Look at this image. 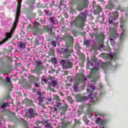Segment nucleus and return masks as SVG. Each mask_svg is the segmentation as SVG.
<instances>
[{
  "label": "nucleus",
  "instance_id": "1",
  "mask_svg": "<svg viewBox=\"0 0 128 128\" xmlns=\"http://www.w3.org/2000/svg\"><path fill=\"white\" fill-rule=\"evenodd\" d=\"M61 40L66 42V48L62 49V54H63L64 58H68L70 56H72V54H74V37L65 34L64 36L61 37Z\"/></svg>",
  "mask_w": 128,
  "mask_h": 128
},
{
  "label": "nucleus",
  "instance_id": "2",
  "mask_svg": "<svg viewBox=\"0 0 128 128\" xmlns=\"http://www.w3.org/2000/svg\"><path fill=\"white\" fill-rule=\"evenodd\" d=\"M90 66H94V64L92 62H89L87 64L86 68L88 70H90L91 71L88 76V78L91 80L92 82H97L98 80L100 78V74H98V67H94L93 68H90Z\"/></svg>",
  "mask_w": 128,
  "mask_h": 128
},
{
  "label": "nucleus",
  "instance_id": "3",
  "mask_svg": "<svg viewBox=\"0 0 128 128\" xmlns=\"http://www.w3.org/2000/svg\"><path fill=\"white\" fill-rule=\"evenodd\" d=\"M86 14L80 13L76 18L74 22H72L71 26H75L76 28H84L86 24Z\"/></svg>",
  "mask_w": 128,
  "mask_h": 128
},
{
  "label": "nucleus",
  "instance_id": "4",
  "mask_svg": "<svg viewBox=\"0 0 128 128\" xmlns=\"http://www.w3.org/2000/svg\"><path fill=\"white\" fill-rule=\"evenodd\" d=\"M82 2L78 3L76 6V10L78 12H82L84 8H87L90 2L88 0H80Z\"/></svg>",
  "mask_w": 128,
  "mask_h": 128
},
{
  "label": "nucleus",
  "instance_id": "5",
  "mask_svg": "<svg viewBox=\"0 0 128 128\" xmlns=\"http://www.w3.org/2000/svg\"><path fill=\"white\" fill-rule=\"evenodd\" d=\"M40 26V24L38 22H34V26L28 24L27 28V30L29 32H40V28L39 27Z\"/></svg>",
  "mask_w": 128,
  "mask_h": 128
},
{
  "label": "nucleus",
  "instance_id": "6",
  "mask_svg": "<svg viewBox=\"0 0 128 128\" xmlns=\"http://www.w3.org/2000/svg\"><path fill=\"white\" fill-rule=\"evenodd\" d=\"M28 78H29V82L30 84H34L36 88H40V84L36 83L38 82H40V77H36L34 75H30L28 76Z\"/></svg>",
  "mask_w": 128,
  "mask_h": 128
},
{
  "label": "nucleus",
  "instance_id": "7",
  "mask_svg": "<svg viewBox=\"0 0 128 128\" xmlns=\"http://www.w3.org/2000/svg\"><path fill=\"white\" fill-rule=\"evenodd\" d=\"M58 80H51V82H49V84L48 86V90H50L51 92H56V90H54V88H52V86L53 88H56V86H58Z\"/></svg>",
  "mask_w": 128,
  "mask_h": 128
},
{
  "label": "nucleus",
  "instance_id": "8",
  "mask_svg": "<svg viewBox=\"0 0 128 128\" xmlns=\"http://www.w3.org/2000/svg\"><path fill=\"white\" fill-rule=\"evenodd\" d=\"M36 68L34 69L35 72H38V74H40V72L44 69V66H42V62H40V60H37L35 62Z\"/></svg>",
  "mask_w": 128,
  "mask_h": 128
},
{
  "label": "nucleus",
  "instance_id": "9",
  "mask_svg": "<svg viewBox=\"0 0 128 128\" xmlns=\"http://www.w3.org/2000/svg\"><path fill=\"white\" fill-rule=\"evenodd\" d=\"M60 64H62V68H64L70 70L72 68V62L64 59H62L60 60Z\"/></svg>",
  "mask_w": 128,
  "mask_h": 128
},
{
  "label": "nucleus",
  "instance_id": "10",
  "mask_svg": "<svg viewBox=\"0 0 128 128\" xmlns=\"http://www.w3.org/2000/svg\"><path fill=\"white\" fill-rule=\"evenodd\" d=\"M86 78L84 77V76L82 75V76L78 78V82H76L74 84L73 88L74 90H78L79 82H82L86 84Z\"/></svg>",
  "mask_w": 128,
  "mask_h": 128
},
{
  "label": "nucleus",
  "instance_id": "11",
  "mask_svg": "<svg viewBox=\"0 0 128 128\" xmlns=\"http://www.w3.org/2000/svg\"><path fill=\"white\" fill-rule=\"evenodd\" d=\"M118 58V52H115L112 54H106L104 55V60H116Z\"/></svg>",
  "mask_w": 128,
  "mask_h": 128
},
{
  "label": "nucleus",
  "instance_id": "12",
  "mask_svg": "<svg viewBox=\"0 0 128 128\" xmlns=\"http://www.w3.org/2000/svg\"><path fill=\"white\" fill-rule=\"evenodd\" d=\"M75 98L76 99V102H86L88 100V96H82L80 94L76 95Z\"/></svg>",
  "mask_w": 128,
  "mask_h": 128
},
{
  "label": "nucleus",
  "instance_id": "13",
  "mask_svg": "<svg viewBox=\"0 0 128 128\" xmlns=\"http://www.w3.org/2000/svg\"><path fill=\"white\" fill-rule=\"evenodd\" d=\"M20 18V14H16L15 20L14 22V24L12 26V28H11L10 32H14L16 28V26L18 24V20Z\"/></svg>",
  "mask_w": 128,
  "mask_h": 128
},
{
  "label": "nucleus",
  "instance_id": "14",
  "mask_svg": "<svg viewBox=\"0 0 128 128\" xmlns=\"http://www.w3.org/2000/svg\"><path fill=\"white\" fill-rule=\"evenodd\" d=\"M118 36V32L111 33L109 38L110 40V44L111 46H114V40H116V38Z\"/></svg>",
  "mask_w": 128,
  "mask_h": 128
},
{
  "label": "nucleus",
  "instance_id": "15",
  "mask_svg": "<svg viewBox=\"0 0 128 128\" xmlns=\"http://www.w3.org/2000/svg\"><path fill=\"white\" fill-rule=\"evenodd\" d=\"M28 116L30 118H34L36 116H38V113L36 112L34 109L32 108H29L28 110Z\"/></svg>",
  "mask_w": 128,
  "mask_h": 128
},
{
  "label": "nucleus",
  "instance_id": "16",
  "mask_svg": "<svg viewBox=\"0 0 128 128\" xmlns=\"http://www.w3.org/2000/svg\"><path fill=\"white\" fill-rule=\"evenodd\" d=\"M43 30L48 32H52L53 30H54V27L50 24L48 26H44L42 28Z\"/></svg>",
  "mask_w": 128,
  "mask_h": 128
},
{
  "label": "nucleus",
  "instance_id": "17",
  "mask_svg": "<svg viewBox=\"0 0 128 128\" xmlns=\"http://www.w3.org/2000/svg\"><path fill=\"white\" fill-rule=\"evenodd\" d=\"M126 22L124 20V18H122L120 19V28H122V30L123 31V32H128V28H126Z\"/></svg>",
  "mask_w": 128,
  "mask_h": 128
},
{
  "label": "nucleus",
  "instance_id": "18",
  "mask_svg": "<svg viewBox=\"0 0 128 128\" xmlns=\"http://www.w3.org/2000/svg\"><path fill=\"white\" fill-rule=\"evenodd\" d=\"M90 36L92 38L94 36L96 40H104V33H102L101 34H90Z\"/></svg>",
  "mask_w": 128,
  "mask_h": 128
},
{
  "label": "nucleus",
  "instance_id": "19",
  "mask_svg": "<svg viewBox=\"0 0 128 128\" xmlns=\"http://www.w3.org/2000/svg\"><path fill=\"white\" fill-rule=\"evenodd\" d=\"M115 20H116V18H114L110 16L108 19V22L109 24H112L114 26L116 27L118 24V22H114Z\"/></svg>",
  "mask_w": 128,
  "mask_h": 128
},
{
  "label": "nucleus",
  "instance_id": "20",
  "mask_svg": "<svg viewBox=\"0 0 128 128\" xmlns=\"http://www.w3.org/2000/svg\"><path fill=\"white\" fill-rule=\"evenodd\" d=\"M54 100H56L55 104H54V105L56 106H60V96H58V95H54Z\"/></svg>",
  "mask_w": 128,
  "mask_h": 128
},
{
  "label": "nucleus",
  "instance_id": "21",
  "mask_svg": "<svg viewBox=\"0 0 128 128\" xmlns=\"http://www.w3.org/2000/svg\"><path fill=\"white\" fill-rule=\"evenodd\" d=\"M68 106L66 104H64V106H62L60 108V110L62 111L60 112V114L62 116L66 114V112L68 110Z\"/></svg>",
  "mask_w": 128,
  "mask_h": 128
},
{
  "label": "nucleus",
  "instance_id": "22",
  "mask_svg": "<svg viewBox=\"0 0 128 128\" xmlns=\"http://www.w3.org/2000/svg\"><path fill=\"white\" fill-rule=\"evenodd\" d=\"M12 32H6V38H4L3 40H2V42H0V46H2V44H4L5 42H6V40H8L9 38H12Z\"/></svg>",
  "mask_w": 128,
  "mask_h": 128
},
{
  "label": "nucleus",
  "instance_id": "23",
  "mask_svg": "<svg viewBox=\"0 0 128 128\" xmlns=\"http://www.w3.org/2000/svg\"><path fill=\"white\" fill-rule=\"evenodd\" d=\"M48 20L50 24H58V20L56 18V17L50 16Z\"/></svg>",
  "mask_w": 128,
  "mask_h": 128
},
{
  "label": "nucleus",
  "instance_id": "24",
  "mask_svg": "<svg viewBox=\"0 0 128 128\" xmlns=\"http://www.w3.org/2000/svg\"><path fill=\"white\" fill-rule=\"evenodd\" d=\"M96 9L94 10V14H99L102 12V8L100 7V6H96Z\"/></svg>",
  "mask_w": 128,
  "mask_h": 128
},
{
  "label": "nucleus",
  "instance_id": "25",
  "mask_svg": "<svg viewBox=\"0 0 128 128\" xmlns=\"http://www.w3.org/2000/svg\"><path fill=\"white\" fill-rule=\"evenodd\" d=\"M114 4L109 2L108 4L106 5V10H112V8H114Z\"/></svg>",
  "mask_w": 128,
  "mask_h": 128
},
{
  "label": "nucleus",
  "instance_id": "26",
  "mask_svg": "<svg viewBox=\"0 0 128 128\" xmlns=\"http://www.w3.org/2000/svg\"><path fill=\"white\" fill-rule=\"evenodd\" d=\"M26 42H19L18 46L20 48L24 50V48H26Z\"/></svg>",
  "mask_w": 128,
  "mask_h": 128
},
{
  "label": "nucleus",
  "instance_id": "27",
  "mask_svg": "<svg viewBox=\"0 0 128 128\" xmlns=\"http://www.w3.org/2000/svg\"><path fill=\"white\" fill-rule=\"evenodd\" d=\"M88 86L89 87V88L87 89V92H92L93 90H94V84H89Z\"/></svg>",
  "mask_w": 128,
  "mask_h": 128
},
{
  "label": "nucleus",
  "instance_id": "28",
  "mask_svg": "<svg viewBox=\"0 0 128 128\" xmlns=\"http://www.w3.org/2000/svg\"><path fill=\"white\" fill-rule=\"evenodd\" d=\"M92 61L94 62L96 66H100L98 64V58L96 57H92Z\"/></svg>",
  "mask_w": 128,
  "mask_h": 128
},
{
  "label": "nucleus",
  "instance_id": "29",
  "mask_svg": "<svg viewBox=\"0 0 128 128\" xmlns=\"http://www.w3.org/2000/svg\"><path fill=\"white\" fill-rule=\"evenodd\" d=\"M23 88H26V90L30 88H32V84H30V83L26 82L23 85Z\"/></svg>",
  "mask_w": 128,
  "mask_h": 128
},
{
  "label": "nucleus",
  "instance_id": "30",
  "mask_svg": "<svg viewBox=\"0 0 128 128\" xmlns=\"http://www.w3.org/2000/svg\"><path fill=\"white\" fill-rule=\"evenodd\" d=\"M21 8H22V4H18L16 14H20Z\"/></svg>",
  "mask_w": 128,
  "mask_h": 128
},
{
  "label": "nucleus",
  "instance_id": "31",
  "mask_svg": "<svg viewBox=\"0 0 128 128\" xmlns=\"http://www.w3.org/2000/svg\"><path fill=\"white\" fill-rule=\"evenodd\" d=\"M72 124V122H68L66 123H64L62 124V128H68V126H70Z\"/></svg>",
  "mask_w": 128,
  "mask_h": 128
},
{
  "label": "nucleus",
  "instance_id": "32",
  "mask_svg": "<svg viewBox=\"0 0 128 128\" xmlns=\"http://www.w3.org/2000/svg\"><path fill=\"white\" fill-rule=\"evenodd\" d=\"M44 11L46 16H52V12L48 14L50 12V10H44Z\"/></svg>",
  "mask_w": 128,
  "mask_h": 128
},
{
  "label": "nucleus",
  "instance_id": "33",
  "mask_svg": "<svg viewBox=\"0 0 128 128\" xmlns=\"http://www.w3.org/2000/svg\"><path fill=\"white\" fill-rule=\"evenodd\" d=\"M96 94H94L92 92L90 93V95H88L87 98H88H88H96Z\"/></svg>",
  "mask_w": 128,
  "mask_h": 128
},
{
  "label": "nucleus",
  "instance_id": "34",
  "mask_svg": "<svg viewBox=\"0 0 128 128\" xmlns=\"http://www.w3.org/2000/svg\"><path fill=\"white\" fill-rule=\"evenodd\" d=\"M105 18L104 16H100L98 18V22H100V24H102V22H104V20Z\"/></svg>",
  "mask_w": 128,
  "mask_h": 128
},
{
  "label": "nucleus",
  "instance_id": "35",
  "mask_svg": "<svg viewBox=\"0 0 128 128\" xmlns=\"http://www.w3.org/2000/svg\"><path fill=\"white\" fill-rule=\"evenodd\" d=\"M104 48V45L100 46L98 48H93V50H94V52H98V50H102Z\"/></svg>",
  "mask_w": 128,
  "mask_h": 128
},
{
  "label": "nucleus",
  "instance_id": "36",
  "mask_svg": "<svg viewBox=\"0 0 128 128\" xmlns=\"http://www.w3.org/2000/svg\"><path fill=\"white\" fill-rule=\"evenodd\" d=\"M84 46H86L87 48H88L89 46H90V41L88 40H84Z\"/></svg>",
  "mask_w": 128,
  "mask_h": 128
},
{
  "label": "nucleus",
  "instance_id": "37",
  "mask_svg": "<svg viewBox=\"0 0 128 128\" xmlns=\"http://www.w3.org/2000/svg\"><path fill=\"white\" fill-rule=\"evenodd\" d=\"M112 14L115 17L114 18H116V20H118V11H115L113 12Z\"/></svg>",
  "mask_w": 128,
  "mask_h": 128
},
{
  "label": "nucleus",
  "instance_id": "38",
  "mask_svg": "<svg viewBox=\"0 0 128 128\" xmlns=\"http://www.w3.org/2000/svg\"><path fill=\"white\" fill-rule=\"evenodd\" d=\"M108 122H110L109 120H103L102 121L101 126H104L107 124H108Z\"/></svg>",
  "mask_w": 128,
  "mask_h": 128
},
{
  "label": "nucleus",
  "instance_id": "39",
  "mask_svg": "<svg viewBox=\"0 0 128 128\" xmlns=\"http://www.w3.org/2000/svg\"><path fill=\"white\" fill-rule=\"evenodd\" d=\"M99 100L98 98H96V100H90V104L92 105V104H96V102H98Z\"/></svg>",
  "mask_w": 128,
  "mask_h": 128
},
{
  "label": "nucleus",
  "instance_id": "40",
  "mask_svg": "<svg viewBox=\"0 0 128 128\" xmlns=\"http://www.w3.org/2000/svg\"><path fill=\"white\" fill-rule=\"evenodd\" d=\"M70 14H74V12H76V10L74 8V6H70Z\"/></svg>",
  "mask_w": 128,
  "mask_h": 128
},
{
  "label": "nucleus",
  "instance_id": "41",
  "mask_svg": "<svg viewBox=\"0 0 128 128\" xmlns=\"http://www.w3.org/2000/svg\"><path fill=\"white\" fill-rule=\"evenodd\" d=\"M24 102H26L27 104H32L33 102L32 101L30 100L28 98H26L24 100Z\"/></svg>",
  "mask_w": 128,
  "mask_h": 128
},
{
  "label": "nucleus",
  "instance_id": "42",
  "mask_svg": "<svg viewBox=\"0 0 128 128\" xmlns=\"http://www.w3.org/2000/svg\"><path fill=\"white\" fill-rule=\"evenodd\" d=\"M14 50V47H12V46H9V49L6 50V52H12Z\"/></svg>",
  "mask_w": 128,
  "mask_h": 128
},
{
  "label": "nucleus",
  "instance_id": "43",
  "mask_svg": "<svg viewBox=\"0 0 128 128\" xmlns=\"http://www.w3.org/2000/svg\"><path fill=\"white\" fill-rule=\"evenodd\" d=\"M106 94V90H104L100 89V96H104Z\"/></svg>",
  "mask_w": 128,
  "mask_h": 128
},
{
  "label": "nucleus",
  "instance_id": "44",
  "mask_svg": "<svg viewBox=\"0 0 128 128\" xmlns=\"http://www.w3.org/2000/svg\"><path fill=\"white\" fill-rule=\"evenodd\" d=\"M124 33H122L121 36L120 37V42H122L124 39Z\"/></svg>",
  "mask_w": 128,
  "mask_h": 128
},
{
  "label": "nucleus",
  "instance_id": "45",
  "mask_svg": "<svg viewBox=\"0 0 128 128\" xmlns=\"http://www.w3.org/2000/svg\"><path fill=\"white\" fill-rule=\"evenodd\" d=\"M68 28H66V26H62V32H68Z\"/></svg>",
  "mask_w": 128,
  "mask_h": 128
},
{
  "label": "nucleus",
  "instance_id": "46",
  "mask_svg": "<svg viewBox=\"0 0 128 128\" xmlns=\"http://www.w3.org/2000/svg\"><path fill=\"white\" fill-rule=\"evenodd\" d=\"M38 12L40 16H44V12H42V11L41 10H38Z\"/></svg>",
  "mask_w": 128,
  "mask_h": 128
},
{
  "label": "nucleus",
  "instance_id": "47",
  "mask_svg": "<svg viewBox=\"0 0 128 128\" xmlns=\"http://www.w3.org/2000/svg\"><path fill=\"white\" fill-rule=\"evenodd\" d=\"M38 100H40L38 104H42V103L44 102V99L42 97H38Z\"/></svg>",
  "mask_w": 128,
  "mask_h": 128
},
{
  "label": "nucleus",
  "instance_id": "48",
  "mask_svg": "<svg viewBox=\"0 0 128 128\" xmlns=\"http://www.w3.org/2000/svg\"><path fill=\"white\" fill-rule=\"evenodd\" d=\"M109 30L110 32H116V30L114 28H110Z\"/></svg>",
  "mask_w": 128,
  "mask_h": 128
},
{
  "label": "nucleus",
  "instance_id": "49",
  "mask_svg": "<svg viewBox=\"0 0 128 128\" xmlns=\"http://www.w3.org/2000/svg\"><path fill=\"white\" fill-rule=\"evenodd\" d=\"M96 124H98L102 125V121H100V118H98L96 122Z\"/></svg>",
  "mask_w": 128,
  "mask_h": 128
},
{
  "label": "nucleus",
  "instance_id": "50",
  "mask_svg": "<svg viewBox=\"0 0 128 128\" xmlns=\"http://www.w3.org/2000/svg\"><path fill=\"white\" fill-rule=\"evenodd\" d=\"M34 44L36 46H38V44H40V41L36 39L34 42Z\"/></svg>",
  "mask_w": 128,
  "mask_h": 128
},
{
  "label": "nucleus",
  "instance_id": "51",
  "mask_svg": "<svg viewBox=\"0 0 128 128\" xmlns=\"http://www.w3.org/2000/svg\"><path fill=\"white\" fill-rule=\"evenodd\" d=\"M98 115L100 116H102V118H104V116H106V114L104 113H98Z\"/></svg>",
  "mask_w": 128,
  "mask_h": 128
},
{
  "label": "nucleus",
  "instance_id": "52",
  "mask_svg": "<svg viewBox=\"0 0 128 128\" xmlns=\"http://www.w3.org/2000/svg\"><path fill=\"white\" fill-rule=\"evenodd\" d=\"M75 124H80V120L75 119L74 120Z\"/></svg>",
  "mask_w": 128,
  "mask_h": 128
},
{
  "label": "nucleus",
  "instance_id": "53",
  "mask_svg": "<svg viewBox=\"0 0 128 128\" xmlns=\"http://www.w3.org/2000/svg\"><path fill=\"white\" fill-rule=\"evenodd\" d=\"M6 82H8L10 86H12V82L10 81V78L8 77L6 80Z\"/></svg>",
  "mask_w": 128,
  "mask_h": 128
},
{
  "label": "nucleus",
  "instance_id": "54",
  "mask_svg": "<svg viewBox=\"0 0 128 128\" xmlns=\"http://www.w3.org/2000/svg\"><path fill=\"white\" fill-rule=\"evenodd\" d=\"M104 50H106V52H110V50H112V49H110V46H107L105 48Z\"/></svg>",
  "mask_w": 128,
  "mask_h": 128
},
{
  "label": "nucleus",
  "instance_id": "55",
  "mask_svg": "<svg viewBox=\"0 0 128 128\" xmlns=\"http://www.w3.org/2000/svg\"><path fill=\"white\" fill-rule=\"evenodd\" d=\"M63 14L66 18H68V12H64Z\"/></svg>",
  "mask_w": 128,
  "mask_h": 128
},
{
  "label": "nucleus",
  "instance_id": "56",
  "mask_svg": "<svg viewBox=\"0 0 128 128\" xmlns=\"http://www.w3.org/2000/svg\"><path fill=\"white\" fill-rule=\"evenodd\" d=\"M105 64L108 66H112V62H106Z\"/></svg>",
  "mask_w": 128,
  "mask_h": 128
},
{
  "label": "nucleus",
  "instance_id": "57",
  "mask_svg": "<svg viewBox=\"0 0 128 128\" xmlns=\"http://www.w3.org/2000/svg\"><path fill=\"white\" fill-rule=\"evenodd\" d=\"M51 44H52V45L54 46V48H56V42L55 41H52L51 42Z\"/></svg>",
  "mask_w": 128,
  "mask_h": 128
},
{
  "label": "nucleus",
  "instance_id": "58",
  "mask_svg": "<svg viewBox=\"0 0 128 128\" xmlns=\"http://www.w3.org/2000/svg\"><path fill=\"white\" fill-rule=\"evenodd\" d=\"M6 103H4L2 105H1L0 104V108H6Z\"/></svg>",
  "mask_w": 128,
  "mask_h": 128
},
{
  "label": "nucleus",
  "instance_id": "59",
  "mask_svg": "<svg viewBox=\"0 0 128 128\" xmlns=\"http://www.w3.org/2000/svg\"><path fill=\"white\" fill-rule=\"evenodd\" d=\"M46 128H52V126L50 125V123L46 124Z\"/></svg>",
  "mask_w": 128,
  "mask_h": 128
},
{
  "label": "nucleus",
  "instance_id": "60",
  "mask_svg": "<svg viewBox=\"0 0 128 128\" xmlns=\"http://www.w3.org/2000/svg\"><path fill=\"white\" fill-rule=\"evenodd\" d=\"M36 94L37 96H39V97L42 96V92H40V91H38L36 92Z\"/></svg>",
  "mask_w": 128,
  "mask_h": 128
},
{
  "label": "nucleus",
  "instance_id": "61",
  "mask_svg": "<svg viewBox=\"0 0 128 128\" xmlns=\"http://www.w3.org/2000/svg\"><path fill=\"white\" fill-rule=\"evenodd\" d=\"M50 54H53L54 52V48H50Z\"/></svg>",
  "mask_w": 128,
  "mask_h": 128
},
{
  "label": "nucleus",
  "instance_id": "62",
  "mask_svg": "<svg viewBox=\"0 0 128 128\" xmlns=\"http://www.w3.org/2000/svg\"><path fill=\"white\" fill-rule=\"evenodd\" d=\"M60 24H64V18H61L60 20Z\"/></svg>",
  "mask_w": 128,
  "mask_h": 128
},
{
  "label": "nucleus",
  "instance_id": "63",
  "mask_svg": "<svg viewBox=\"0 0 128 128\" xmlns=\"http://www.w3.org/2000/svg\"><path fill=\"white\" fill-rule=\"evenodd\" d=\"M67 80L69 82H72V80H74V79L70 77H67Z\"/></svg>",
  "mask_w": 128,
  "mask_h": 128
},
{
  "label": "nucleus",
  "instance_id": "64",
  "mask_svg": "<svg viewBox=\"0 0 128 128\" xmlns=\"http://www.w3.org/2000/svg\"><path fill=\"white\" fill-rule=\"evenodd\" d=\"M64 0H60V2L59 5H60V6H62V4H64Z\"/></svg>",
  "mask_w": 128,
  "mask_h": 128
}]
</instances>
